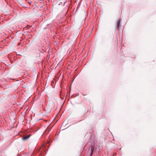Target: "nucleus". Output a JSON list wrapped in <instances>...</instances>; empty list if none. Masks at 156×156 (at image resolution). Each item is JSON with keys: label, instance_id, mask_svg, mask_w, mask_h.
I'll list each match as a JSON object with an SVG mask.
<instances>
[{"label": "nucleus", "instance_id": "2", "mask_svg": "<svg viewBox=\"0 0 156 156\" xmlns=\"http://www.w3.org/2000/svg\"><path fill=\"white\" fill-rule=\"evenodd\" d=\"M30 136V135H28L23 137V140H25L28 139Z\"/></svg>", "mask_w": 156, "mask_h": 156}, {"label": "nucleus", "instance_id": "3", "mask_svg": "<svg viewBox=\"0 0 156 156\" xmlns=\"http://www.w3.org/2000/svg\"><path fill=\"white\" fill-rule=\"evenodd\" d=\"M120 20H119L117 22V25L118 28H119V26L120 25Z\"/></svg>", "mask_w": 156, "mask_h": 156}, {"label": "nucleus", "instance_id": "1", "mask_svg": "<svg viewBox=\"0 0 156 156\" xmlns=\"http://www.w3.org/2000/svg\"><path fill=\"white\" fill-rule=\"evenodd\" d=\"M91 152L90 155V156H91L93 153V152L94 150V147L92 146H91Z\"/></svg>", "mask_w": 156, "mask_h": 156}]
</instances>
